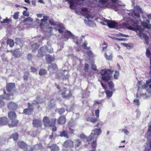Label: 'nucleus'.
<instances>
[{"label":"nucleus","mask_w":151,"mask_h":151,"mask_svg":"<svg viewBox=\"0 0 151 151\" xmlns=\"http://www.w3.org/2000/svg\"><path fill=\"white\" fill-rule=\"evenodd\" d=\"M131 24L133 27L131 26H127V29L134 31H139L138 35L140 37L142 38V37H143L146 43L147 44L148 43L149 38V37L147 34L143 33V30L141 29L140 27L137 24V23L132 21Z\"/></svg>","instance_id":"obj_1"},{"label":"nucleus","mask_w":151,"mask_h":151,"mask_svg":"<svg viewBox=\"0 0 151 151\" xmlns=\"http://www.w3.org/2000/svg\"><path fill=\"white\" fill-rule=\"evenodd\" d=\"M56 121L57 119L55 118L50 119L47 116L44 117L43 119L44 126L45 127H53L52 129L53 132H55L57 130V128L55 126Z\"/></svg>","instance_id":"obj_2"},{"label":"nucleus","mask_w":151,"mask_h":151,"mask_svg":"<svg viewBox=\"0 0 151 151\" xmlns=\"http://www.w3.org/2000/svg\"><path fill=\"white\" fill-rule=\"evenodd\" d=\"M114 71L109 69H102L100 72L101 76V79L105 82H107L110 79L111 76Z\"/></svg>","instance_id":"obj_3"},{"label":"nucleus","mask_w":151,"mask_h":151,"mask_svg":"<svg viewBox=\"0 0 151 151\" xmlns=\"http://www.w3.org/2000/svg\"><path fill=\"white\" fill-rule=\"evenodd\" d=\"M47 51L49 53H51L53 52V49L50 48L48 49L47 46H43L38 50L37 56L39 58H42L45 55Z\"/></svg>","instance_id":"obj_4"},{"label":"nucleus","mask_w":151,"mask_h":151,"mask_svg":"<svg viewBox=\"0 0 151 151\" xmlns=\"http://www.w3.org/2000/svg\"><path fill=\"white\" fill-rule=\"evenodd\" d=\"M92 131V132L87 139V142L91 141L93 139V138H95L96 137H97V136L99 135L101 132V129L100 128L98 129H93Z\"/></svg>","instance_id":"obj_5"},{"label":"nucleus","mask_w":151,"mask_h":151,"mask_svg":"<svg viewBox=\"0 0 151 151\" xmlns=\"http://www.w3.org/2000/svg\"><path fill=\"white\" fill-rule=\"evenodd\" d=\"M63 90V91L61 93L63 98L68 99L72 96V93L70 90H67L66 88H64Z\"/></svg>","instance_id":"obj_6"},{"label":"nucleus","mask_w":151,"mask_h":151,"mask_svg":"<svg viewBox=\"0 0 151 151\" xmlns=\"http://www.w3.org/2000/svg\"><path fill=\"white\" fill-rule=\"evenodd\" d=\"M32 124L35 127H42V123L40 119H34L32 121Z\"/></svg>","instance_id":"obj_7"},{"label":"nucleus","mask_w":151,"mask_h":151,"mask_svg":"<svg viewBox=\"0 0 151 151\" xmlns=\"http://www.w3.org/2000/svg\"><path fill=\"white\" fill-rule=\"evenodd\" d=\"M104 22L106 23L107 25L110 28H114L118 25L117 23L111 20L105 19L104 20Z\"/></svg>","instance_id":"obj_8"},{"label":"nucleus","mask_w":151,"mask_h":151,"mask_svg":"<svg viewBox=\"0 0 151 151\" xmlns=\"http://www.w3.org/2000/svg\"><path fill=\"white\" fill-rule=\"evenodd\" d=\"M7 107L10 110L14 111L18 108V105L14 102L10 101L7 104Z\"/></svg>","instance_id":"obj_9"},{"label":"nucleus","mask_w":151,"mask_h":151,"mask_svg":"<svg viewBox=\"0 0 151 151\" xmlns=\"http://www.w3.org/2000/svg\"><path fill=\"white\" fill-rule=\"evenodd\" d=\"M10 120V122H9L8 123V126L10 128L17 126L19 122V120L17 119H12Z\"/></svg>","instance_id":"obj_10"},{"label":"nucleus","mask_w":151,"mask_h":151,"mask_svg":"<svg viewBox=\"0 0 151 151\" xmlns=\"http://www.w3.org/2000/svg\"><path fill=\"white\" fill-rule=\"evenodd\" d=\"M98 119L96 117L93 113V111H92V114L90 116L87 118V121L93 123H95L98 121Z\"/></svg>","instance_id":"obj_11"},{"label":"nucleus","mask_w":151,"mask_h":151,"mask_svg":"<svg viewBox=\"0 0 151 151\" xmlns=\"http://www.w3.org/2000/svg\"><path fill=\"white\" fill-rule=\"evenodd\" d=\"M9 121L6 117H0V125L4 126L6 125L8 126Z\"/></svg>","instance_id":"obj_12"},{"label":"nucleus","mask_w":151,"mask_h":151,"mask_svg":"<svg viewBox=\"0 0 151 151\" xmlns=\"http://www.w3.org/2000/svg\"><path fill=\"white\" fill-rule=\"evenodd\" d=\"M15 87V85L14 83H9L7 84L6 90L7 91L11 92Z\"/></svg>","instance_id":"obj_13"},{"label":"nucleus","mask_w":151,"mask_h":151,"mask_svg":"<svg viewBox=\"0 0 151 151\" xmlns=\"http://www.w3.org/2000/svg\"><path fill=\"white\" fill-rule=\"evenodd\" d=\"M63 146L66 148L73 147L74 146L73 142L71 140H67L64 142Z\"/></svg>","instance_id":"obj_14"},{"label":"nucleus","mask_w":151,"mask_h":151,"mask_svg":"<svg viewBox=\"0 0 151 151\" xmlns=\"http://www.w3.org/2000/svg\"><path fill=\"white\" fill-rule=\"evenodd\" d=\"M4 97H3V95H1L0 96V98L5 99L7 100H10L13 98V94H6L5 91L4 90Z\"/></svg>","instance_id":"obj_15"},{"label":"nucleus","mask_w":151,"mask_h":151,"mask_svg":"<svg viewBox=\"0 0 151 151\" xmlns=\"http://www.w3.org/2000/svg\"><path fill=\"white\" fill-rule=\"evenodd\" d=\"M8 117L9 120L17 118V115L15 112L13 111H9L8 113Z\"/></svg>","instance_id":"obj_16"},{"label":"nucleus","mask_w":151,"mask_h":151,"mask_svg":"<svg viewBox=\"0 0 151 151\" xmlns=\"http://www.w3.org/2000/svg\"><path fill=\"white\" fill-rule=\"evenodd\" d=\"M17 145L19 147L22 149H27V144L22 141H19L17 142Z\"/></svg>","instance_id":"obj_17"},{"label":"nucleus","mask_w":151,"mask_h":151,"mask_svg":"<svg viewBox=\"0 0 151 151\" xmlns=\"http://www.w3.org/2000/svg\"><path fill=\"white\" fill-rule=\"evenodd\" d=\"M66 119L65 116H61L58 119L57 123L58 124H64L66 122Z\"/></svg>","instance_id":"obj_18"},{"label":"nucleus","mask_w":151,"mask_h":151,"mask_svg":"<svg viewBox=\"0 0 151 151\" xmlns=\"http://www.w3.org/2000/svg\"><path fill=\"white\" fill-rule=\"evenodd\" d=\"M64 36L65 38L68 39L69 37H73L74 36L70 31L66 30L64 32Z\"/></svg>","instance_id":"obj_19"},{"label":"nucleus","mask_w":151,"mask_h":151,"mask_svg":"<svg viewBox=\"0 0 151 151\" xmlns=\"http://www.w3.org/2000/svg\"><path fill=\"white\" fill-rule=\"evenodd\" d=\"M48 147L50 149V151H59V147L56 144H52L51 146H48Z\"/></svg>","instance_id":"obj_20"},{"label":"nucleus","mask_w":151,"mask_h":151,"mask_svg":"<svg viewBox=\"0 0 151 151\" xmlns=\"http://www.w3.org/2000/svg\"><path fill=\"white\" fill-rule=\"evenodd\" d=\"M33 111V108H28L24 109L23 113L26 115H30L32 112Z\"/></svg>","instance_id":"obj_21"},{"label":"nucleus","mask_w":151,"mask_h":151,"mask_svg":"<svg viewBox=\"0 0 151 151\" xmlns=\"http://www.w3.org/2000/svg\"><path fill=\"white\" fill-rule=\"evenodd\" d=\"M13 55L15 58H18L22 55V53L19 49H15L13 50Z\"/></svg>","instance_id":"obj_22"},{"label":"nucleus","mask_w":151,"mask_h":151,"mask_svg":"<svg viewBox=\"0 0 151 151\" xmlns=\"http://www.w3.org/2000/svg\"><path fill=\"white\" fill-rule=\"evenodd\" d=\"M104 56L107 60H111L112 58V54L111 51L108 52V53H104Z\"/></svg>","instance_id":"obj_23"},{"label":"nucleus","mask_w":151,"mask_h":151,"mask_svg":"<svg viewBox=\"0 0 151 151\" xmlns=\"http://www.w3.org/2000/svg\"><path fill=\"white\" fill-rule=\"evenodd\" d=\"M60 136L61 137H64L66 138H68L69 136L68 134L67 131L64 130L62 131H61L60 132Z\"/></svg>","instance_id":"obj_24"},{"label":"nucleus","mask_w":151,"mask_h":151,"mask_svg":"<svg viewBox=\"0 0 151 151\" xmlns=\"http://www.w3.org/2000/svg\"><path fill=\"white\" fill-rule=\"evenodd\" d=\"M19 138V135L17 133H15L12 134L9 137V139H13L14 141L17 140Z\"/></svg>","instance_id":"obj_25"},{"label":"nucleus","mask_w":151,"mask_h":151,"mask_svg":"<svg viewBox=\"0 0 151 151\" xmlns=\"http://www.w3.org/2000/svg\"><path fill=\"white\" fill-rule=\"evenodd\" d=\"M46 56V59L47 64H50L52 61H54V59L53 58L52 60V58L50 55H47Z\"/></svg>","instance_id":"obj_26"},{"label":"nucleus","mask_w":151,"mask_h":151,"mask_svg":"<svg viewBox=\"0 0 151 151\" xmlns=\"http://www.w3.org/2000/svg\"><path fill=\"white\" fill-rule=\"evenodd\" d=\"M32 149L33 150H35L37 151L38 150H42V146L41 144H37L34 145L33 148Z\"/></svg>","instance_id":"obj_27"},{"label":"nucleus","mask_w":151,"mask_h":151,"mask_svg":"<svg viewBox=\"0 0 151 151\" xmlns=\"http://www.w3.org/2000/svg\"><path fill=\"white\" fill-rule=\"evenodd\" d=\"M6 43L7 45H9L10 47H12L14 45V42L13 40L10 39L7 40Z\"/></svg>","instance_id":"obj_28"},{"label":"nucleus","mask_w":151,"mask_h":151,"mask_svg":"<svg viewBox=\"0 0 151 151\" xmlns=\"http://www.w3.org/2000/svg\"><path fill=\"white\" fill-rule=\"evenodd\" d=\"M142 25L144 28H147L148 29H150L151 28V24H148V23L146 22H142Z\"/></svg>","instance_id":"obj_29"},{"label":"nucleus","mask_w":151,"mask_h":151,"mask_svg":"<svg viewBox=\"0 0 151 151\" xmlns=\"http://www.w3.org/2000/svg\"><path fill=\"white\" fill-rule=\"evenodd\" d=\"M47 73V71L44 69H40L39 72V74L41 76L46 75Z\"/></svg>","instance_id":"obj_30"},{"label":"nucleus","mask_w":151,"mask_h":151,"mask_svg":"<svg viewBox=\"0 0 151 151\" xmlns=\"http://www.w3.org/2000/svg\"><path fill=\"white\" fill-rule=\"evenodd\" d=\"M75 144V147L76 148H77L79 147L81 144V141L79 139H76L74 140Z\"/></svg>","instance_id":"obj_31"},{"label":"nucleus","mask_w":151,"mask_h":151,"mask_svg":"<svg viewBox=\"0 0 151 151\" xmlns=\"http://www.w3.org/2000/svg\"><path fill=\"white\" fill-rule=\"evenodd\" d=\"M29 75V73L28 72H25L24 73L23 76V80L24 81H27L28 80V78Z\"/></svg>","instance_id":"obj_32"},{"label":"nucleus","mask_w":151,"mask_h":151,"mask_svg":"<svg viewBox=\"0 0 151 151\" xmlns=\"http://www.w3.org/2000/svg\"><path fill=\"white\" fill-rule=\"evenodd\" d=\"M108 84L110 89L111 90L114 91L115 90L114 89V84L113 82L112 81H110L108 82Z\"/></svg>","instance_id":"obj_33"},{"label":"nucleus","mask_w":151,"mask_h":151,"mask_svg":"<svg viewBox=\"0 0 151 151\" xmlns=\"http://www.w3.org/2000/svg\"><path fill=\"white\" fill-rule=\"evenodd\" d=\"M87 42L86 41H85L82 45V46L84 49L89 50L90 49V47H87Z\"/></svg>","instance_id":"obj_34"},{"label":"nucleus","mask_w":151,"mask_h":151,"mask_svg":"<svg viewBox=\"0 0 151 151\" xmlns=\"http://www.w3.org/2000/svg\"><path fill=\"white\" fill-rule=\"evenodd\" d=\"M105 93L106 94V97L108 98H109L112 95L113 93L111 91H110L109 90H107L105 91Z\"/></svg>","instance_id":"obj_35"},{"label":"nucleus","mask_w":151,"mask_h":151,"mask_svg":"<svg viewBox=\"0 0 151 151\" xmlns=\"http://www.w3.org/2000/svg\"><path fill=\"white\" fill-rule=\"evenodd\" d=\"M123 45L128 49L132 48L133 47V45L132 43H124Z\"/></svg>","instance_id":"obj_36"},{"label":"nucleus","mask_w":151,"mask_h":151,"mask_svg":"<svg viewBox=\"0 0 151 151\" xmlns=\"http://www.w3.org/2000/svg\"><path fill=\"white\" fill-rule=\"evenodd\" d=\"M51 68H52L53 70H55L57 69V68L56 64L52 63L49 65L48 67V69H50Z\"/></svg>","instance_id":"obj_37"},{"label":"nucleus","mask_w":151,"mask_h":151,"mask_svg":"<svg viewBox=\"0 0 151 151\" xmlns=\"http://www.w3.org/2000/svg\"><path fill=\"white\" fill-rule=\"evenodd\" d=\"M40 47V45L37 43H35L31 45V47L33 50L37 49Z\"/></svg>","instance_id":"obj_38"},{"label":"nucleus","mask_w":151,"mask_h":151,"mask_svg":"<svg viewBox=\"0 0 151 151\" xmlns=\"http://www.w3.org/2000/svg\"><path fill=\"white\" fill-rule=\"evenodd\" d=\"M84 21L86 24H88L89 26H91L93 24L94 22L93 21L90 20H86L85 19H84Z\"/></svg>","instance_id":"obj_39"},{"label":"nucleus","mask_w":151,"mask_h":151,"mask_svg":"<svg viewBox=\"0 0 151 151\" xmlns=\"http://www.w3.org/2000/svg\"><path fill=\"white\" fill-rule=\"evenodd\" d=\"M19 12L17 11L15 12L13 15V18L15 19H17L19 18Z\"/></svg>","instance_id":"obj_40"},{"label":"nucleus","mask_w":151,"mask_h":151,"mask_svg":"<svg viewBox=\"0 0 151 151\" xmlns=\"http://www.w3.org/2000/svg\"><path fill=\"white\" fill-rule=\"evenodd\" d=\"M97 137H96L95 138H94L93 139L92 141H93V142L92 144V145L93 148H95L96 146V139Z\"/></svg>","instance_id":"obj_41"},{"label":"nucleus","mask_w":151,"mask_h":151,"mask_svg":"<svg viewBox=\"0 0 151 151\" xmlns=\"http://www.w3.org/2000/svg\"><path fill=\"white\" fill-rule=\"evenodd\" d=\"M119 72L118 71H115L114 74V78L115 79H117L119 76Z\"/></svg>","instance_id":"obj_42"},{"label":"nucleus","mask_w":151,"mask_h":151,"mask_svg":"<svg viewBox=\"0 0 151 151\" xmlns=\"http://www.w3.org/2000/svg\"><path fill=\"white\" fill-rule=\"evenodd\" d=\"M65 112V109L64 108H62L59 109L58 113L60 115L62 114Z\"/></svg>","instance_id":"obj_43"},{"label":"nucleus","mask_w":151,"mask_h":151,"mask_svg":"<svg viewBox=\"0 0 151 151\" xmlns=\"http://www.w3.org/2000/svg\"><path fill=\"white\" fill-rule=\"evenodd\" d=\"M133 102L138 107L139 105V101L138 99H134L133 100Z\"/></svg>","instance_id":"obj_44"},{"label":"nucleus","mask_w":151,"mask_h":151,"mask_svg":"<svg viewBox=\"0 0 151 151\" xmlns=\"http://www.w3.org/2000/svg\"><path fill=\"white\" fill-rule=\"evenodd\" d=\"M11 21L9 19H8L7 18L5 19L4 20L2 21L1 22V23L2 24L3 23H8L9 22H11Z\"/></svg>","instance_id":"obj_45"},{"label":"nucleus","mask_w":151,"mask_h":151,"mask_svg":"<svg viewBox=\"0 0 151 151\" xmlns=\"http://www.w3.org/2000/svg\"><path fill=\"white\" fill-rule=\"evenodd\" d=\"M99 109H97L95 111V114L96 117L98 119L99 116Z\"/></svg>","instance_id":"obj_46"},{"label":"nucleus","mask_w":151,"mask_h":151,"mask_svg":"<svg viewBox=\"0 0 151 151\" xmlns=\"http://www.w3.org/2000/svg\"><path fill=\"white\" fill-rule=\"evenodd\" d=\"M106 7H107L110 8H111L112 9H114L115 11H116V10H115V6L114 4H112L110 6L106 4Z\"/></svg>","instance_id":"obj_47"},{"label":"nucleus","mask_w":151,"mask_h":151,"mask_svg":"<svg viewBox=\"0 0 151 151\" xmlns=\"http://www.w3.org/2000/svg\"><path fill=\"white\" fill-rule=\"evenodd\" d=\"M102 45H104V46L102 47V50H105L108 47V44L105 42H104Z\"/></svg>","instance_id":"obj_48"},{"label":"nucleus","mask_w":151,"mask_h":151,"mask_svg":"<svg viewBox=\"0 0 151 151\" xmlns=\"http://www.w3.org/2000/svg\"><path fill=\"white\" fill-rule=\"evenodd\" d=\"M88 137H87L85 135L83 134H81L80 136V138L81 139H87Z\"/></svg>","instance_id":"obj_49"},{"label":"nucleus","mask_w":151,"mask_h":151,"mask_svg":"<svg viewBox=\"0 0 151 151\" xmlns=\"http://www.w3.org/2000/svg\"><path fill=\"white\" fill-rule=\"evenodd\" d=\"M30 70L33 73H35L37 71V69L35 67H32L30 68Z\"/></svg>","instance_id":"obj_50"},{"label":"nucleus","mask_w":151,"mask_h":151,"mask_svg":"<svg viewBox=\"0 0 151 151\" xmlns=\"http://www.w3.org/2000/svg\"><path fill=\"white\" fill-rule=\"evenodd\" d=\"M4 102L2 100L0 99V108L4 106Z\"/></svg>","instance_id":"obj_51"},{"label":"nucleus","mask_w":151,"mask_h":151,"mask_svg":"<svg viewBox=\"0 0 151 151\" xmlns=\"http://www.w3.org/2000/svg\"><path fill=\"white\" fill-rule=\"evenodd\" d=\"M146 55L147 57H149L150 56L151 53L150 51L148 49L146 50Z\"/></svg>","instance_id":"obj_52"},{"label":"nucleus","mask_w":151,"mask_h":151,"mask_svg":"<svg viewBox=\"0 0 151 151\" xmlns=\"http://www.w3.org/2000/svg\"><path fill=\"white\" fill-rule=\"evenodd\" d=\"M109 0H99V2L102 4H104Z\"/></svg>","instance_id":"obj_53"},{"label":"nucleus","mask_w":151,"mask_h":151,"mask_svg":"<svg viewBox=\"0 0 151 151\" xmlns=\"http://www.w3.org/2000/svg\"><path fill=\"white\" fill-rule=\"evenodd\" d=\"M86 53L88 55L89 57H91L93 55V53L91 51L89 50L86 52Z\"/></svg>","instance_id":"obj_54"},{"label":"nucleus","mask_w":151,"mask_h":151,"mask_svg":"<svg viewBox=\"0 0 151 151\" xmlns=\"http://www.w3.org/2000/svg\"><path fill=\"white\" fill-rule=\"evenodd\" d=\"M23 15L24 16L29 17V14L27 12V10H24L23 12Z\"/></svg>","instance_id":"obj_55"},{"label":"nucleus","mask_w":151,"mask_h":151,"mask_svg":"<svg viewBox=\"0 0 151 151\" xmlns=\"http://www.w3.org/2000/svg\"><path fill=\"white\" fill-rule=\"evenodd\" d=\"M32 55L30 54L29 53L27 55V59L29 60H31L32 59Z\"/></svg>","instance_id":"obj_56"},{"label":"nucleus","mask_w":151,"mask_h":151,"mask_svg":"<svg viewBox=\"0 0 151 151\" xmlns=\"http://www.w3.org/2000/svg\"><path fill=\"white\" fill-rule=\"evenodd\" d=\"M27 104L28 108H31V107H32V108H33L34 106L35 103H32L31 104L30 103H28Z\"/></svg>","instance_id":"obj_57"},{"label":"nucleus","mask_w":151,"mask_h":151,"mask_svg":"<svg viewBox=\"0 0 151 151\" xmlns=\"http://www.w3.org/2000/svg\"><path fill=\"white\" fill-rule=\"evenodd\" d=\"M92 68L95 71H97V67L96 65L94 64L91 65Z\"/></svg>","instance_id":"obj_58"},{"label":"nucleus","mask_w":151,"mask_h":151,"mask_svg":"<svg viewBox=\"0 0 151 151\" xmlns=\"http://www.w3.org/2000/svg\"><path fill=\"white\" fill-rule=\"evenodd\" d=\"M69 134H74V130L71 129L70 127H69Z\"/></svg>","instance_id":"obj_59"},{"label":"nucleus","mask_w":151,"mask_h":151,"mask_svg":"<svg viewBox=\"0 0 151 151\" xmlns=\"http://www.w3.org/2000/svg\"><path fill=\"white\" fill-rule=\"evenodd\" d=\"M32 19L30 17H28L24 19V22H26L28 21H32Z\"/></svg>","instance_id":"obj_60"},{"label":"nucleus","mask_w":151,"mask_h":151,"mask_svg":"<svg viewBox=\"0 0 151 151\" xmlns=\"http://www.w3.org/2000/svg\"><path fill=\"white\" fill-rule=\"evenodd\" d=\"M101 83L103 88L105 90H106L107 88L106 86V85L104 84L103 83L101 82Z\"/></svg>","instance_id":"obj_61"},{"label":"nucleus","mask_w":151,"mask_h":151,"mask_svg":"<svg viewBox=\"0 0 151 151\" xmlns=\"http://www.w3.org/2000/svg\"><path fill=\"white\" fill-rule=\"evenodd\" d=\"M58 26L61 29H65V28L64 27V26H63V24H58Z\"/></svg>","instance_id":"obj_62"},{"label":"nucleus","mask_w":151,"mask_h":151,"mask_svg":"<svg viewBox=\"0 0 151 151\" xmlns=\"http://www.w3.org/2000/svg\"><path fill=\"white\" fill-rule=\"evenodd\" d=\"M49 22L50 24H51L52 25H56L55 22H54V21L53 20H49Z\"/></svg>","instance_id":"obj_63"},{"label":"nucleus","mask_w":151,"mask_h":151,"mask_svg":"<svg viewBox=\"0 0 151 151\" xmlns=\"http://www.w3.org/2000/svg\"><path fill=\"white\" fill-rule=\"evenodd\" d=\"M88 66H89L88 65V64L86 63L85 65L84 68L85 70H88Z\"/></svg>","instance_id":"obj_64"}]
</instances>
